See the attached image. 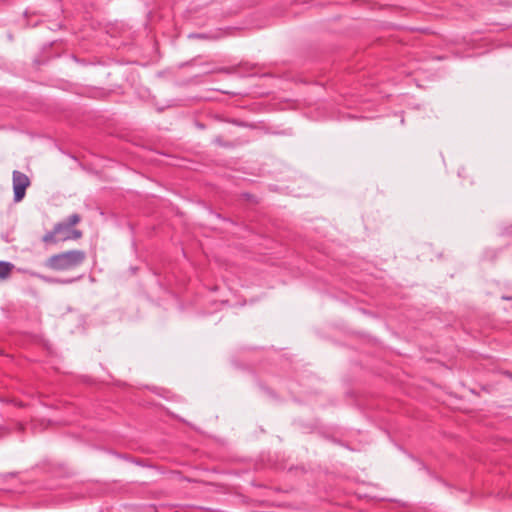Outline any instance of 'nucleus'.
Here are the masks:
<instances>
[{"instance_id":"obj_1","label":"nucleus","mask_w":512,"mask_h":512,"mask_svg":"<svg viewBox=\"0 0 512 512\" xmlns=\"http://www.w3.org/2000/svg\"><path fill=\"white\" fill-rule=\"evenodd\" d=\"M86 259V253L82 250H70L49 257L45 265L56 271L73 269L81 265Z\"/></svg>"},{"instance_id":"obj_2","label":"nucleus","mask_w":512,"mask_h":512,"mask_svg":"<svg viewBox=\"0 0 512 512\" xmlns=\"http://www.w3.org/2000/svg\"><path fill=\"white\" fill-rule=\"evenodd\" d=\"M14 201L20 202L26 193L27 187L30 185L28 176L18 170L13 171L12 174Z\"/></svg>"},{"instance_id":"obj_3","label":"nucleus","mask_w":512,"mask_h":512,"mask_svg":"<svg viewBox=\"0 0 512 512\" xmlns=\"http://www.w3.org/2000/svg\"><path fill=\"white\" fill-rule=\"evenodd\" d=\"M80 220L81 217L79 214L74 213L70 215L65 221L55 224L53 229L43 236L42 241L46 244L57 243V232L61 231L63 228H66L67 226L72 228L74 225L78 224Z\"/></svg>"},{"instance_id":"obj_4","label":"nucleus","mask_w":512,"mask_h":512,"mask_svg":"<svg viewBox=\"0 0 512 512\" xmlns=\"http://www.w3.org/2000/svg\"><path fill=\"white\" fill-rule=\"evenodd\" d=\"M82 237V232L77 229H72L69 226L61 229V231L57 232L56 239L59 241H66L70 239H79Z\"/></svg>"},{"instance_id":"obj_5","label":"nucleus","mask_w":512,"mask_h":512,"mask_svg":"<svg viewBox=\"0 0 512 512\" xmlns=\"http://www.w3.org/2000/svg\"><path fill=\"white\" fill-rule=\"evenodd\" d=\"M30 274L32 276H34V277H38V278L42 279L43 281H45L47 283L70 284V283H72L74 281L72 279L50 278V277H47V276H44V275H41V274H38V273H35V272H31Z\"/></svg>"},{"instance_id":"obj_6","label":"nucleus","mask_w":512,"mask_h":512,"mask_svg":"<svg viewBox=\"0 0 512 512\" xmlns=\"http://www.w3.org/2000/svg\"><path fill=\"white\" fill-rule=\"evenodd\" d=\"M13 267V264L10 262L0 261V278H6L10 274Z\"/></svg>"},{"instance_id":"obj_7","label":"nucleus","mask_w":512,"mask_h":512,"mask_svg":"<svg viewBox=\"0 0 512 512\" xmlns=\"http://www.w3.org/2000/svg\"><path fill=\"white\" fill-rule=\"evenodd\" d=\"M213 143L225 148H231L234 146L231 142L224 141L221 136H216L213 140Z\"/></svg>"},{"instance_id":"obj_8","label":"nucleus","mask_w":512,"mask_h":512,"mask_svg":"<svg viewBox=\"0 0 512 512\" xmlns=\"http://www.w3.org/2000/svg\"><path fill=\"white\" fill-rule=\"evenodd\" d=\"M230 122H231V123H234V124H236V125H239V126L243 125L242 123H239V122H238V121H236V120H232V121H230Z\"/></svg>"}]
</instances>
